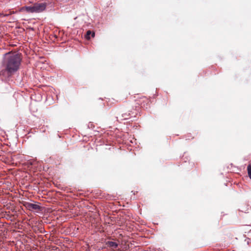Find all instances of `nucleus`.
Instances as JSON below:
<instances>
[{
	"instance_id": "nucleus-1",
	"label": "nucleus",
	"mask_w": 251,
	"mask_h": 251,
	"mask_svg": "<svg viewBox=\"0 0 251 251\" xmlns=\"http://www.w3.org/2000/svg\"><path fill=\"white\" fill-rule=\"evenodd\" d=\"M21 61V55L19 53L9 52L6 54L2 63V69L0 71V76L3 78L11 76L19 70Z\"/></svg>"
},
{
	"instance_id": "nucleus-2",
	"label": "nucleus",
	"mask_w": 251,
	"mask_h": 251,
	"mask_svg": "<svg viewBox=\"0 0 251 251\" xmlns=\"http://www.w3.org/2000/svg\"><path fill=\"white\" fill-rule=\"evenodd\" d=\"M47 4L45 2H29L27 5L22 7L21 10L27 13H40L44 11Z\"/></svg>"
},
{
	"instance_id": "nucleus-3",
	"label": "nucleus",
	"mask_w": 251,
	"mask_h": 251,
	"mask_svg": "<svg viewBox=\"0 0 251 251\" xmlns=\"http://www.w3.org/2000/svg\"><path fill=\"white\" fill-rule=\"evenodd\" d=\"M24 206L29 210H35L39 211L41 210V207L39 205L35 203L25 202V203L24 204Z\"/></svg>"
},
{
	"instance_id": "nucleus-4",
	"label": "nucleus",
	"mask_w": 251,
	"mask_h": 251,
	"mask_svg": "<svg viewBox=\"0 0 251 251\" xmlns=\"http://www.w3.org/2000/svg\"><path fill=\"white\" fill-rule=\"evenodd\" d=\"M136 104H138V106L135 105V107H138L139 105H140L142 107H145L147 103L149 102V100L148 99L145 97L140 98L139 100H136Z\"/></svg>"
},
{
	"instance_id": "nucleus-5",
	"label": "nucleus",
	"mask_w": 251,
	"mask_h": 251,
	"mask_svg": "<svg viewBox=\"0 0 251 251\" xmlns=\"http://www.w3.org/2000/svg\"><path fill=\"white\" fill-rule=\"evenodd\" d=\"M105 245L110 248H112L113 249H116L118 246V244L116 242H114L113 241H107L105 242Z\"/></svg>"
},
{
	"instance_id": "nucleus-6",
	"label": "nucleus",
	"mask_w": 251,
	"mask_h": 251,
	"mask_svg": "<svg viewBox=\"0 0 251 251\" xmlns=\"http://www.w3.org/2000/svg\"><path fill=\"white\" fill-rule=\"evenodd\" d=\"M91 34L92 37H94L95 36V32H92L90 30H88L86 33V35L85 36V38L87 40H89L90 39V35Z\"/></svg>"
},
{
	"instance_id": "nucleus-7",
	"label": "nucleus",
	"mask_w": 251,
	"mask_h": 251,
	"mask_svg": "<svg viewBox=\"0 0 251 251\" xmlns=\"http://www.w3.org/2000/svg\"><path fill=\"white\" fill-rule=\"evenodd\" d=\"M248 174L249 177L251 179V164H250L247 167Z\"/></svg>"
},
{
	"instance_id": "nucleus-8",
	"label": "nucleus",
	"mask_w": 251,
	"mask_h": 251,
	"mask_svg": "<svg viewBox=\"0 0 251 251\" xmlns=\"http://www.w3.org/2000/svg\"><path fill=\"white\" fill-rule=\"evenodd\" d=\"M130 115V113H128V114H127L126 113H124L122 114V117L124 119H128V118H129Z\"/></svg>"
},
{
	"instance_id": "nucleus-9",
	"label": "nucleus",
	"mask_w": 251,
	"mask_h": 251,
	"mask_svg": "<svg viewBox=\"0 0 251 251\" xmlns=\"http://www.w3.org/2000/svg\"><path fill=\"white\" fill-rule=\"evenodd\" d=\"M126 97H127L126 94H122L121 95V98H120V100H126Z\"/></svg>"
},
{
	"instance_id": "nucleus-10",
	"label": "nucleus",
	"mask_w": 251,
	"mask_h": 251,
	"mask_svg": "<svg viewBox=\"0 0 251 251\" xmlns=\"http://www.w3.org/2000/svg\"><path fill=\"white\" fill-rule=\"evenodd\" d=\"M128 112H131V113H133L132 110H128Z\"/></svg>"
},
{
	"instance_id": "nucleus-11",
	"label": "nucleus",
	"mask_w": 251,
	"mask_h": 251,
	"mask_svg": "<svg viewBox=\"0 0 251 251\" xmlns=\"http://www.w3.org/2000/svg\"><path fill=\"white\" fill-rule=\"evenodd\" d=\"M116 102H119L118 100H116Z\"/></svg>"
}]
</instances>
